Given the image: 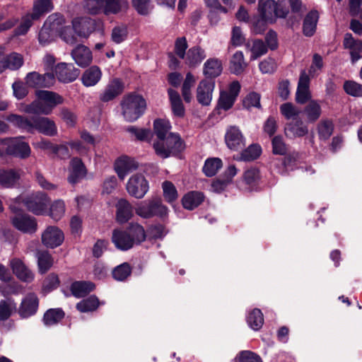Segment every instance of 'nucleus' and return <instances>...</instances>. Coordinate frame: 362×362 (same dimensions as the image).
<instances>
[{"instance_id":"nucleus-1","label":"nucleus","mask_w":362,"mask_h":362,"mask_svg":"<svg viewBox=\"0 0 362 362\" xmlns=\"http://www.w3.org/2000/svg\"><path fill=\"white\" fill-rule=\"evenodd\" d=\"M146 236V232L142 226L132 223L127 230H114L112 241L117 249L125 251L131 249L134 245L144 241Z\"/></svg>"},{"instance_id":"nucleus-2","label":"nucleus","mask_w":362,"mask_h":362,"mask_svg":"<svg viewBox=\"0 0 362 362\" xmlns=\"http://www.w3.org/2000/svg\"><path fill=\"white\" fill-rule=\"evenodd\" d=\"M127 6L125 0H84L83 2L85 11L93 15L100 13L106 16L117 14Z\"/></svg>"},{"instance_id":"nucleus-3","label":"nucleus","mask_w":362,"mask_h":362,"mask_svg":"<svg viewBox=\"0 0 362 362\" xmlns=\"http://www.w3.org/2000/svg\"><path fill=\"white\" fill-rule=\"evenodd\" d=\"M120 105L124 119L132 122L138 119L145 112L146 103L144 98L138 94L131 93L123 97Z\"/></svg>"},{"instance_id":"nucleus-4","label":"nucleus","mask_w":362,"mask_h":362,"mask_svg":"<svg viewBox=\"0 0 362 362\" xmlns=\"http://www.w3.org/2000/svg\"><path fill=\"white\" fill-rule=\"evenodd\" d=\"M153 148L158 156L167 158L177 155L184 149V145L178 134H170L166 139H156Z\"/></svg>"},{"instance_id":"nucleus-5","label":"nucleus","mask_w":362,"mask_h":362,"mask_svg":"<svg viewBox=\"0 0 362 362\" xmlns=\"http://www.w3.org/2000/svg\"><path fill=\"white\" fill-rule=\"evenodd\" d=\"M64 23V16L59 13L50 15L45 21L39 35L38 40L40 45L45 46L53 42L59 30Z\"/></svg>"},{"instance_id":"nucleus-6","label":"nucleus","mask_w":362,"mask_h":362,"mask_svg":"<svg viewBox=\"0 0 362 362\" xmlns=\"http://www.w3.org/2000/svg\"><path fill=\"white\" fill-rule=\"evenodd\" d=\"M10 209L14 214L11 217V223L17 230L25 233H33L37 230V224L34 217L21 212L16 204H11Z\"/></svg>"},{"instance_id":"nucleus-7","label":"nucleus","mask_w":362,"mask_h":362,"mask_svg":"<svg viewBox=\"0 0 362 362\" xmlns=\"http://www.w3.org/2000/svg\"><path fill=\"white\" fill-rule=\"evenodd\" d=\"M4 153L21 158H26L30 156L31 150L28 144L22 138H6L4 139V145L2 146V155Z\"/></svg>"},{"instance_id":"nucleus-8","label":"nucleus","mask_w":362,"mask_h":362,"mask_svg":"<svg viewBox=\"0 0 362 362\" xmlns=\"http://www.w3.org/2000/svg\"><path fill=\"white\" fill-rule=\"evenodd\" d=\"M23 202L27 209L35 215L44 216L47 214L50 198L45 193L37 192L26 197Z\"/></svg>"},{"instance_id":"nucleus-9","label":"nucleus","mask_w":362,"mask_h":362,"mask_svg":"<svg viewBox=\"0 0 362 362\" xmlns=\"http://www.w3.org/2000/svg\"><path fill=\"white\" fill-rule=\"evenodd\" d=\"M148 182L142 174L132 175L126 185V189L132 197L142 199L148 191Z\"/></svg>"},{"instance_id":"nucleus-10","label":"nucleus","mask_w":362,"mask_h":362,"mask_svg":"<svg viewBox=\"0 0 362 362\" xmlns=\"http://www.w3.org/2000/svg\"><path fill=\"white\" fill-rule=\"evenodd\" d=\"M8 266L13 274L23 282L30 283L35 279L34 272L25 264L21 258L13 257L9 259Z\"/></svg>"},{"instance_id":"nucleus-11","label":"nucleus","mask_w":362,"mask_h":362,"mask_svg":"<svg viewBox=\"0 0 362 362\" xmlns=\"http://www.w3.org/2000/svg\"><path fill=\"white\" fill-rule=\"evenodd\" d=\"M240 90V84L238 81H233L228 86V90H222L220 93L218 105L220 109L228 110L230 109Z\"/></svg>"},{"instance_id":"nucleus-12","label":"nucleus","mask_w":362,"mask_h":362,"mask_svg":"<svg viewBox=\"0 0 362 362\" xmlns=\"http://www.w3.org/2000/svg\"><path fill=\"white\" fill-rule=\"evenodd\" d=\"M41 240L45 247L55 248L62 244L64 240V235L58 227L49 226L42 232Z\"/></svg>"},{"instance_id":"nucleus-13","label":"nucleus","mask_w":362,"mask_h":362,"mask_svg":"<svg viewBox=\"0 0 362 362\" xmlns=\"http://www.w3.org/2000/svg\"><path fill=\"white\" fill-rule=\"evenodd\" d=\"M310 76L302 71L299 77L297 90L296 93V100L299 104H305L311 100L312 94L310 90Z\"/></svg>"},{"instance_id":"nucleus-14","label":"nucleus","mask_w":362,"mask_h":362,"mask_svg":"<svg viewBox=\"0 0 362 362\" xmlns=\"http://www.w3.org/2000/svg\"><path fill=\"white\" fill-rule=\"evenodd\" d=\"M214 87L215 83L206 79L199 83L196 90V98L200 105L208 106L211 104Z\"/></svg>"},{"instance_id":"nucleus-15","label":"nucleus","mask_w":362,"mask_h":362,"mask_svg":"<svg viewBox=\"0 0 362 362\" xmlns=\"http://www.w3.org/2000/svg\"><path fill=\"white\" fill-rule=\"evenodd\" d=\"M35 95L37 99L47 104V106L42 110L46 115L51 114L57 105L64 103V98L58 93L52 91L40 90L35 92Z\"/></svg>"},{"instance_id":"nucleus-16","label":"nucleus","mask_w":362,"mask_h":362,"mask_svg":"<svg viewBox=\"0 0 362 362\" xmlns=\"http://www.w3.org/2000/svg\"><path fill=\"white\" fill-rule=\"evenodd\" d=\"M39 306V299L37 296L30 293L22 300L18 309V313L23 318L29 317L37 313Z\"/></svg>"},{"instance_id":"nucleus-17","label":"nucleus","mask_w":362,"mask_h":362,"mask_svg":"<svg viewBox=\"0 0 362 362\" xmlns=\"http://www.w3.org/2000/svg\"><path fill=\"white\" fill-rule=\"evenodd\" d=\"M55 74L61 82L70 83L78 78L80 71L72 64L60 63L55 67Z\"/></svg>"},{"instance_id":"nucleus-18","label":"nucleus","mask_w":362,"mask_h":362,"mask_svg":"<svg viewBox=\"0 0 362 362\" xmlns=\"http://www.w3.org/2000/svg\"><path fill=\"white\" fill-rule=\"evenodd\" d=\"M114 167L119 178L122 180L129 173L137 169L138 163L134 158L123 156L115 160Z\"/></svg>"},{"instance_id":"nucleus-19","label":"nucleus","mask_w":362,"mask_h":362,"mask_svg":"<svg viewBox=\"0 0 362 362\" xmlns=\"http://www.w3.org/2000/svg\"><path fill=\"white\" fill-rule=\"evenodd\" d=\"M225 141L227 146L234 151H237L245 146V138L236 126L229 127L226 132Z\"/></svg>"},{"instance_id":"nucleus-20","label":"nucleus","mask_w":362,"mask_h":362,"mask_svg":"<svg viewBox=\"0 0 362 362\" xmlns=\"http://www.w3.org/2000/svg\"><path fill=\"white\" fill-rule=\"evenodd\" d=\"M87 174V170L81 159L74 157L70 160L68 181L71 184L78 182Z\"/></svg>"},{"instance_id":"nucleus-21","label":"nucleus","mask_w":362,"mask_h":362,"mask_svg":"<svg viewBox=\"0 0 362 362\" xmlns=\"http://www.w3.org/2000/svg\"><path fill=\"white\" fill-rule=\"evenodd\" d=\"M124 90V84L118 78L110 81L100 95V100L103 102L112 100Z\"/></svg>"},{"instance_id":"nucleus-22","label":"nucleus","mask_w":362,"mask_h":362,"mask_svg":"<svg viewBox=\"0 0 362 362\" xmlns=\"http://www.w3.org/2000/svg\"><path fill=\"white\" fill-rule=\"evenodd\" d=\"M32 126L33 132L36 129L47 136H54L57 133L54 122L47 117H33Z\"/></svg>"},{"instance_id":"nucleus-23","label":"nucleus","mask_w":362,"mask_h":362,"mask_svg":"<svg viewBox=\"0 0 362 362\" xmlns=\"http://www.w3.org/2000/svg\"><path fill=\"white\" fill-rule=\"evenodd\" d=\"M71 57L76 64L81 67L88 66L93 60L91 51L82 45H78L72 50Z\"/></svg>"},{"instance_id":"nucleus-24","label":"nucleus","mask_w":362,"mask_h":362,"mask_svg":"<svg viewBox=\"0 0 362 362\" xmlns=\"http://www.w3.org/2000/svg\"><path fill=\"white\" fill-rule=\"evenodd\" d=\"M344 47L349 49L352 63L362 58V42L355 40L351 34L346 33L344 39Z\"/></svg>"},{"instance_id":"nucleus-25","label":"nucleus","mask_w":362,"mask_h":362,"mask_svg":"<svg viewBox=\"0 0 362 362\" xmlns=\"http://www.w3.org/2000/svg\"><path fill=\"white\" fill-rule=\"evenodd\" d=\"M284 133L288 138L296 139L308 134V129L303 122L299 119L295 120V122L287 123L284 128Z\"/></svg>"},{"instance_id":"nucleus-26","label":"nucleus","mask_w":362,"mask_h":362,"mask_svg":"<svg viewBox=\"0 0 362 362\" xmlns=\"http://www.w3.org/2000/svg\"><path fill=\"white\" fill-rule=\"evenodd\" d=\"M206 57L205 50L199 46H194L188 49L186 53L185 63L190 68L199 66Z\"/></svg>"},{"instance_id":"nucleus-27","label":"nucleus","mask_w":362,"mask_h":362,"mask_svg":"<svg viewBox=\"0 0 362 362\" xmlns=\"http://www.w3.org/2000/svg\"><path fill=\"white\" fill-rule=\"evenodd\" d=\"M133 216L132 204L125 199H120L116 204V218L120 223L127 222Z\"/></svg>"},{"instance_id":"nucleus-28","label":"nucleus","mask_w":362,"mask_h":362,"mask_svg":"<svg viewBox=\"0 0 362 362\" xmlns=\"http://www.w3.org/2000/svg\"><path fill=\"white\" fill-rule=\"evenodd\" d=\"M276 2L274 0H259L258 12L264 21H267L270 23L275 21V7Z\"/></svg>"},{"instance_id":"nucleus-29","label":"nucleus","mask_w":362,"mask_h":362,"mask_svg":"<svg viewBox=\"0 0 362 362\" xmlns=\"http://www.w3.org/2000/svg\"><path fill=\"white\" fill-rule=\"evenodd\" d=\"M245 48L247 52L251 53L250 60H255L267 52V47L264 42L257 39L247 40L245 43Z\"/></svg>"},{"instance_id":"nucleus-30","label":"nucleus","mask_w":362,"mask_h":362,"mask_svg":"<svg viewBox=\"0 0 362 362\" xmlns=\"http://www.w3.org/2000/svg\"><path fill=\"white\" fill-rule=\"evenodd\" d=\"M66 204L63 199H58L49 202L47 214L54 221H60L65 215Z\"/></svg>"},{"instance_id":"nucleus-31","label":"nucleus","mask_w":362,"mask_h":362,"mask_svg":"<svg viewBox=\"0 0 362 362\" xmlns=\"http://www.w3.org/2000/svg\"><path fill=\"white\" fill-rule=\"evenodd\" d=\"M102 77V71L97 66H92L86 69L81 78L83 84L86 87H91L96 85Z\"/></svg>"},{"instance_id":"nucleus-32","label":"nucleus","mask_w":362,"mask_h":362,"mask_svg":"<svg viewBox=\"0 0 362 362\" xmlns=\"http://www.w3.org/2000/svg\"><path fill=\"white\" fill-rule=\"evenodd\" d=\"M92 21L88 18H75L72 21V28L78 36L86 37L90 33Z\"/></svg>"},{"instance_id":"nucleus-33","label":"nucleus","mask_w":362,"mask_h":362,"mask_svg":"<svg viewBox=\"0 0 362 362\" xmlns=\"http://www.w3.org/2000/svg\"><path fill=\"white\" fill-rule=\"evenodd\" d=\"M23 57L21 54L12 52L7 56L4 55V62L0 64V71H4L6 69L17 70L23 66Z\"/></svg>"},{"instance_id":"nucleus-34","label":"nucleus","mask_w":362,"mask_h":362,"mask_svg":"<svg viewBox=\"0 0 362 362\" xmlns=\"http://www.w3.org/2000/svg\"><path fill=\"white\" fill-rule=\"evenodd\" d=\"M168 93L173 115L176 117H182L185 111L180 94L172 88L168 90Z\"/></svg>"},{"instance_id":"nucleus-35","label":"nucleus","mask_w":362,"mask_h":362,"mask_svg":"<svg viewBox=\"0 0 362 362\" xmlns=\"http://www.w3.org/2000/svg\"><path fill=\"white\" fill-rule=\"evenodd\" d=\"M223 71L222 62L216 58H210L204 64L203 72L208 78L218 76Z\"/></svg>"},{"instance_id":"nucleus-36","label":"nucleus","mask_w":362,"mask_h":362,"mask_svg":"<svg viewBox=\"0 0 362 362\" xmlns=\"http://www.w3.org/2000/svg\"><path fill=\"white\" fill-rule=\"evenodd\" d=\"M95 288V284L90 281H76L71 286L72 294L76 298L88 295Z\"/></svg>"},{"instance_id":"nucleus-37","label":"nucleus","mask_w":362,"mask_h":362,"mask_svg":"<svg viewBox=\"0 0 362 362\" xmlns=\"http://www.w3.org/2000/svg\"><path fill=\"white\" fill-rule=\"evenodd\" d=\"M304 113L308 122H315L320 117L322 114L320 103L315 100L309 101L304 108Z\"/></svg>"},{"instance_id":"nucleus-38","label":"nucleus","mask_w":362,"mask_h":362,"mask_svg":"<svg viewBox=\"0 0 362 362\" xmlns=\"http://www.w3.org/2000/svg\"><path fill=\"white\" fill-rule=\"evenodd\" d=\"M247 66V64L245 61V57L243 52H235L230 62V69L232 73L238 75L242 74L245 68Z\"/></svg>"},{"instance_id":"nucleus-39","label":"nucleus","mask_w":362,"mask_h":362,"mask_svg":"<svg viewBox=\"0 0 362 362\" xmlns=\"http://www.w3.org/2000/svg\"><path fill=\"white\" fill-rule=\"evenodd\" d=\"M20 178V174L12 169H0V185L4 187H13Z\"/></svg>"},{"instance_id":"nucleus-40","label":"nucleus","mask_w":362,"mask_h":362,"mask_svg":"<svg viewBox=\"0 0 362 362\" xmlns=\"http://www.w3.org/2000/svg\"><path fill=\"white\" fill-rule=\"evenodd\" d=\"M171 128L170 124L168 121L157 119L153 122V132L156 135V139H164L168 137L170 134H176L170 132Z\"/></svg>"},{"instance_id":"nucleus-41","label":"nucleus","mask_w":362,"mask_h":362,"mask_svg":"<svg viewBox=\"0 0 362 362\" xmlns=\"http://www.w3.org/2000/svg\"><path fill=\"white\" fill-rule=\"evenodd\" d=\"M203 201L204 195L199 192H190L186 194L182 200L184 208L189 210L197 207Z\"/></svg>"},{"instance_id":"nucleus-42","label":"nucleus","mask_w":362,"mask_h":362,"mask_svg":"<svg viewBox=\"0 0 362 362\" xmlns=\"http://www.w3.org/2000/svg\"><path fill=\"white\" fill-rule=\"evenodd\" d=\"M36 257L37 259L38 272L42 274L49 270L54 264L52 255L47 251L38 252Z\"/></svg>"},{"instance_id":"nucleus-43","label":"nucleus","mask_w":362,"mask_h":362,"mask_svg":"<svg viewBox=\"0 0 362 362\" xmlns=\"http://www.w3.org/2000/svg\"><path fill=\"white\" fill-rule=\"evenodd\" d=\"M53 8L51 0H35L33 8V19L37 20Z\"/></svg>"},{"instance_id":"nucleus-44","label":"nucleus","mask_w":362,"mask_h":362,"mask_svg":"<svg viewBox=\"0 0 362 362\" xmlns=\"http://www.w3.org/2000/svg\"><path fill=\"white\" fill-rule=\"evenodd\" d=\"M318 18V13L315 11H310L306 16L303 26V30L305 35L310 37L315 33Z\"/></svg>"},{"instance_id":"nucleus-45","label":"nucleus","mask_w":362,"mask_h":362,"mask_svg":"<svg viewBox=\"0 0 362 362\" xmlns=\"http://www.w3.org/2000/svg\"><path fill=\"white\" fill-rule=\"evenodd\" d=\"M7 120L15 127L33 132V118L31 119L21 115L11 114L7 117Z\"/></svg>"},{"instance_id":"nucleus-46","label":"nucleus","mask_w":362,"mask_h":362,"mask_svg":"<svg viewBox=\"0 0 362 362\" xmlns=\"http://www.w3.org/2000/svg\"><path fill=\"white\" fill-rule=\"evenodd\" d=\"M196 83L195 77L192 73L186 74L185 79L182 86V95L186 103H190L192 99V89Z\"/></svg>"},{"instance_id":"nucleus-47","label":"nucleus","mask_w":362,"mask_h":362,"mask_svg":"<svg viewBox=\"0 0 362 362\" xmlns=\"http://www.w3.org/2000/svg\"><path fill=\"white\" fill-rule=\"evenodd\" d=\"M279 109L281 114L288 120L300 119V109L291 103H285L281 105Z\"/></svg>"},{"instance_id":"nucleus-48","label":"nucleus","mask_w":362,"mask_h":362,"mask_svg":"<svg viewBox=\"0 0 362 362\" xmlns=\"http://www.w3.org/2000/svg\"><path fill=\"white\" fill-rule=\"evenodd\" d=\"M100 304L99 299L95 296H90L76 304V308L81 313L92 312L95 310Z\"/></svg>"},{"instance_id":"nucleus-49","label":"nucleus","mask_w":362,"mask_h":362,"mask_svg":"<svg viewBox=\"0 0 362 362\" xmlns=\"http://www.w3.org/2000/svg\"><path fill=\"white\" fill-rule=\"evenodd\" d=\"M64 317V311L60 308H52L44 315L43 321L47 326L58 323Z\"/></svg>"},{"instance_id":"nucleus-50","label":"nucleus","mask_w":362,"mask_h":362,"mask_svg":"<svg viewBox=\"0 0 362 362\" xmlns=\"http://www.w3.org/2000/svg\"><path fill=\"white\" fill-rule=\"evenodd\" d=\"M74 32L73 28L66 25V19L64 18L63 25L57 30V34L67 44L74 45L77 42Z\"/></svg>"},{"instance_id":"nucleus-51","label":"nucleus","mask_w":362,"mask_h":362,"mask_svg":"<svg viewBox=\"0 0 362 362\" xmlns=\"http://www.w3.org/2000/svg\"><path fill=\"white\" fill-rule=\"evenodd\" d=\"M247 321L252 329L258 330L264 323L263 314L260 310L255 308L249 313Z\"/></svg>"},{"instance_id":"nucleus-52","label":"nucleus","mask_w":362,"mask_h":362,"mask_svg":"<svg viewBox=\"0 0 362 362\" xmlns=\"http://www.w3.org/2000/svg\"><path fill=\"white\" fill-rule=\"evenodd\" d=\"M222 167V160L218 158H209L205 161L203 167V172L208 177L216 175L218 170Z\"/></svg>"},{"instance_id":"nucleus-53","label":"nucleus","mask_w":362,"mask_h":362,"mask_svg":"<svg viewBox=\"0 0 362 362\" xmlns=\"http://www.w3.org/2000/svg\"><path fill=\"white\" fill-rule=\"evenodd\" d=\"M35 148L41 149V150H49L53 153L57 154L59 156V151H64L66 155L68 154V149L66 146H57L52 144L50 141L42 139L40 141L35 142L33 144Z\"/></svg>"},{"instance_id":"nucleus-54","label":"nucleus","mask_w":362,"mask_h":362,"mask_svg":"<svg viewBox=\"0 0 362 362\" xmlns=\"http://www.w3.org/2000/svg\"><path fill=\"white\" fill-rule=\"evenodd\" d=\"M262 153V148L258 144H252L244 150L240 157V160L250 161L257 159Z\"/></svg>"},{"instance_id":"nucleus-55","label":"nucleus","mask_w":362,"mask_h":362,"mask_svg":"<svg viewBox=\"0 0 362 362\" xmlns=\"http://www.w3.org/2000/svg\"><path fill=\"white\" fill-rule=\"evenodd\" d=\"M153 206H156V204H152V199L140 202L135 208V212L143 218H150L152 217L151 208Z\"/></svg>"},{"instance_id":"nucleus-56","label":"nucleus","mask_w":362,"mask_h":362,"mask_svg":"<svg viewBox=\"0 0 362 362\" xmlns=\"http://www.w3.org/2000/svg\"><path fill=\"white\" fill-rule=\"evenodd\" d=\"M16 310V304L12 300L0 301V320L8 319L13 311Z\"/></svg>"},{"instance_id":"nucleus-57","label":"nucleus","mask_w":362,"mask_h":362,"mask_svg":"<svg viewBox=\"0 0 362 362\" xmlns=\"http://www.w3.org/2000/svg\"><path fill=\"white\" fill-rule=\"evenodd\" d=\"M163 197L165 199L172 203L177 198V192L175 185L170 181H165L162 184Z\"/></svg>"},{"instance_id":"nucleus-58","label":"nucleus","mask_w":362,"mask_h":362,"mask_svg":"<svg viewBox=\"0 0 362 362\" xmlns=\"http://www.w3.org/2000/svg\"><path fill=\"white\" fill-rule=\"evenodd\" d=\"M22 291V286L17 282L0 284V292L4 296L16 295L21 293Z\"/></svg>"},{"instance_id":"nucleus-59","label":"nucleus","mask_w":362,"mask_h":362,"mask_svg":"<svg viewBox=\"0 0 362 362\" xmlns=\"http://www.w3.org/2000/svg\"><path fill=\"white\" fill-rule=\"evenodd\" d=\"M127 34L128 30L126 25H117L112 30L111 39L114 42L119 44L126 40Z\"/></svg>"},{"instance_id":"nucleus-60","label":"nucleus","mask_w":362,"mask_h":362,"mask_svg":"<svg viewBox=\"0 0 362 362\" xmlns=\"http://www.w3.org/2000/svg\"><path fill=\"white\" fill-rule=\"evenodd\" d=\"M46 106H47V104L44 103L42 100L36 98V100H34L32 103L25 105L23 111L29 114L47 115L46 113L43 112L42 110V108L45 107Z\"/></svg>"},{"instance_id":"nucleus-61","label":"nucleus","mask_w":362,"mask_h":362,"mask_svg":"<svg viewBox=\"0 0 362 362\" xmlns=\"http://www.w3.org/2000/svg\"><path fill=\"white\" fill-rule=\"evenodd\" d=\"M33 14L27 13L21 18L19 26L15 30L17 35H23L27 33L31 25H33Z\"/></svg>"},{"instance_id":"nucleus-62","label":"nucleus","mask_w":362,"mask_h":362,"mask_svg":"<svg viewBox=\"0 0 362 362\" xmlns=\"http://www.w3.org/2000/svg\"><path fill=\"white\" fill-rule=\"evenodd\" d=\"M344 89L345 92L354 97L362 96V85L355 81H348L344 84Z\"/></svg>"},{"instance_id":"nucleus-63","label":"nucleus","mask_w":362,"mask_h":362,"mask_svg":"<svg viewBox=\"0 0 362 362\" xmlns=\"http://www.w3.org/2000/svg\"><path fill=\"white\" fill-rule=\"evenodd\" d=\"M127 132H129L132 136H134L137 140L139 141H148L152 136L151 130L146 129H139L135 127H128Z\"/></svg>"},{"instance_id":"nucleus-64","label":"nucleus","mask_w":362,"mask_h":362,"mask_svg":"<svg viewBox=\"0 0 362 362\" xmlns=\"http://www.w3.org/2000/svg\"><path fill=\"white\" fill-rule=\"evenodd\" d=\"M130 274L131 268L127 263L120 264L112 272L113 277L117 281H124Z\"/></svg>"}]
</instances>
